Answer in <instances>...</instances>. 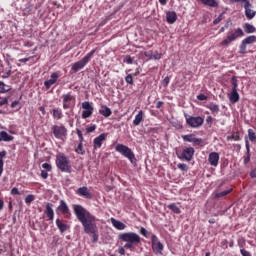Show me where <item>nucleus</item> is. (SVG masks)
Wrapping results in <instances>:
<instances>
[{
    "label": "nucleus",
    "instance_id": "aec40b11",
    "mask_svg": "<svg viewBox=\"0 0 256 256\" xmlns=\"http://www.w3.org/2000/svg\"><path fill=\"white\" fill-rule=\"evenodd\" d=\"M208 163L212 167H217V165H219V153L211 152L208 156Z\"/></svg>",
    "mask_w": 256,
    "mask_h": 256
},
{
    "label": "nucleus",
    "instance_id": "412c9836",
    "mask_svg": "<svg viewBox=\"0 0 256 256\" xmlns=\"http://www.w3.org/2000/svg\"><path fill=\"white\" fill-rule=\"evenodd\" d=\"M45 215L48 218V221H53L55 219V212L53 211V204L52 203H47L46 204V209H45Z\"/></svg>",
    "mask_w": 256,
    "mask_h": 256
},
{
    "label": "nucleus",
    "instance_id": "58836bf2",
    "mask_svg": "<svg viewBox=\"0 0 256 256\" xmlns=\"http://www.w3.org/2000/svg\"><path fill=\"white\" fill-rule=\"evenodd\" d=\"M33 201H35V195L30 194V195L26 196V198H25L26 205H31V203H33Z\"/></svg>",
    "mask_w": 256,
    "mask_h": 256
},
{
    "label": "nucleus",
    "instance_id": "9b49d317",
    "mask_svg": "<svg viewBox=\"0 0 256 256\" xmlns=\"http://www.w3.org/2000/svg\"><path fill=\"white\" fill-rule=\"evenodd\" d=\"M57 215H64L66 219H71V210L69 209V205L65 200H60L58 207L56 208Z\"/></svg>",
    "mask_w": 256,
    "mask_h": 256
},
{
    "label": "nucleus",
    "instance_id": "a19ab883",
    "mask_svg": "<svg viewBox=\"0 0 256 256\" xmlns=\"http://www.w3.org/2000/svg\"><path fill=\"white\" fill-rule=\"evenodd\" d=\"M76 133L78 135L79 143H83V141H85V138L83 137V132L80 129H76Z\"/></svg>",
    "mask_w": 256,
    "mask_h": 256
},
{
    "label": "nucleus",
    "instance_id": "f704fd0d",
    "mask_svg": "<svg viewBox=\"0 0 256 256\" xmlns=\"http://www.w3.org/2000/svg\"><path fill=\"white\" fill-rule=\"evenodd\" d=\"M168 209H170V211H173V213H176L177 215H179V213H181V209L178 208L177 204H175V203L169 204Z\"/></svg>",
    "mask_w": 256,
    "mask_h": 256
},
{
    "label": "nucleus",
    "instance_id": "6ab92c4d",
    "mask_svg": "<svg viewBox=\"0 0 256 256\" xmlns=\"http://www.w3.org/2000/svg\"><path fill=\"white\" fill-rule=\"evenodd\" d=\"M252 5H251V2H246L244 4V9H245V15H246V18L251 20L255 17L256 15V11L251 9Z\"/></svg>",
    "mask_w": 256,
    "mask_h": 256
},
{
    "label": "nucleus",
    "instance_id": "f257e3e1",
    "mask_svg": "<svg viewBox=\"0 0 256 256\" xmlns=\"http://www.w3.org/2000/svg\"><path fill=\"white\" fill-rule=\"evenodd\" d=\"M73 209L78 221L82 224L84 233L92 237V243H97V241H99L97 217L79 204L73 205Z\"/></svg>",
    "mask_w": 256,
    "mask_h": 256
},
{
    "label": "nucleus",
    "instance_id": "72a5a7b5",
    "mask_svg": "<svg viewBox=\"0 0 256 256\" xmlns=\"http://www.w3.org/2000/svg\"><path fill=\"white\" fill-rule=\"evenodd\" d=\"M244 30H245V33L250 34V33H255L256 28L252 24L245 23L244 24Z\"/></svg>",
    "mask_w": 256,
    "mask_h": 256
},
{
    "label": "nucleus",
    "instance_id": "7c9ffc66",
    "mask_svg": "<svg viewBox=\"0 0 256 256\" xmlns=\"http://www.w3.org/2000/svg\"><path fill=\"white\" fill-rule=\"evenodd\" d=\"M52 117L58 120L63 119V111L59 108L52 109Z\"/></svg>",
    "mask_w": 256,
    "mask_h": 256
},
{
    "label": "nucleus",
    "instance_id": "b1692460",
    "mask_svg": "<svg viewBox=\"0 0 256 256\" xmlns=\"http://www.w3.org/2000/svg\"><path fill=\"white\" fill-rule=\"evenodd\" d=\"M246 147V157H244V165H247L251 161V146L249 145V140H245Z\"/></svg>",
    "mask_w": 256,
    "mask_h": 256
},
{
    "label": "nucleus",
    "instance_id": "6e6552de",
    "mask_svg": "<svg viewBox=\"0 0 256 256\" xmlns=\"http://www.w3.org/2000/svg\"><path fill=\"white\" fill-rule=\"evenodd\" d=\"M62 99V105L63 109H75V104L77 103V97L75 95L71 94V92H68L66 94H63L61 96Z\"/></svg>",
    "mask_w": 256,
    "mask_h": 256
},
{
    "label": "nucleus",
    "instance_id": "39448f33",
    "mask_svg": "<svg viewBox=\"0 0 256 256\" xmlns=\"http://www.w3.org/2000/svg\"><path fill=\"white\" fill-rule=\"evenodd\" d=\"M239 37H245V32H243V29L237 28L234 30V32H229L226 39L221 42L222 47L231 45V43H233V41H237Z\"/></svg>",
    "mask_w": 256,
    "mask_h": 256
},
{
    "label": "nucleus",
    "instance_id": "13d9d810",
    "mask_svg": "<svg viewBox=\"0 0 256 256\" xmlns=\"http://www.w3.org/2000/svg\"><path fill=\"white\" fill-rule=\"evenodd\" d=\"M206 123H208V125H213V117L212 116H207Z\"/></svg>",
    "mask_w": 256,
    "mask_h": 256
},
{
    "label": "nucleus",
    "instance_id": "c9c22d12",
    "mask_svg": "<svg viewBox=\"0 0 256 256\" xmlns=\"http://www.w3.org/2000/svg\"><path fill=\"white\" fill-rule=\"evenodd\" d=\"M232 91H237V87H239V83L236 76L231 78Z\"/></svg>",
    "mask_w": 256,
    "mask_h": 256
},
{
    "label": "nucleus",
    "instance_id": "e433bc0d",
    "mask_svg": "<svg viewBox=\"0 0 256 256\" xmlns=\"http://www.w3.org/2000/svg\"><path fill=\"white\" fill-rule=\"evenodd\" d=\"M75 152L78 155H85V148H83V143H79L78 146L75 149Z\"/></svg>",
    "mask_w": 256,
    "mask_h": 256
},
{
    "label": "nucleus",
    "instance_id": "6e6d98bb",
    "mask_svg": "<svg viewBox=\"0 0 256 256\" xmlns=\"http://www.w3.org/2000/svg\"><path fill=\"white\" fill-rule=\"evenodd\" d=\"M151 59L159 60V59H161V54L156 52L155 54H153L151 56Z\"/></svg>",
    "mask_w": 256,
    "mask_h": 256
},
{
    "label": "nucleus",
    "instance_id": "a211bd4d",
    "mask_svg": "<svg viewBox=\"0 0 256 256\" xmlns=\"http://www.w3.org/2000/svg\"><path fill=\"white\" fill-rule=\"evenodd\" d=\"M76 193L80 197H84V199H93V194H91V192L89 191V188H87V186L78 188Z\"/></svg>",
    "mask_w": 256,
    "mask_h": 256
},
{
    "label": "nucleus",
    "instance_id": "9d476101",
    "mask_svg": "<svg viewBox=\"0 0 256 256\" xmlns=\"http://www.w3.org/2000/svg\"><path fill=\"white\" fill-rule=\"evenodd\" d=\"M151 243L153 253H155V255H163V249H165V246L161 243V240H159L157 235L152 234Z\"/></svg>",
    "mask_w": 256,
    "mask_h": 256
},
{
    "label": "nucleus",
    "instance_id": "864d4df0",
    "mask_svg": "<svg viewBox=\"0 0 256 256\" xmlns=\"http://www.w3.org/2000/svg\"><path fill=\"white\" fill-rule=\"evenodd\" d=\"M33 59V56H30L28 58H22V59H19V63H27L28 61H31Z\"/></svg>",
    "mask_w": 256,
    "mask_h": 256
},
{
    "label": "nucleus",
    "instance_id": "393cba45",
    "mask_svg": "<svg viewBox=\"0 0 256 256\" xmlns=\"http://www.w3.org/2000/svg\"><path fill=\"white\" fill-rule=\"evenodd\" d=\"M99 114L103 117H111V115H113V112L111 111V108L107 107L106 105H103L99 110Z\"/></svg>",
    "mask_w": 256,
    "mask_h": 256
},
{
    "label": "nucleus",
    "instance_id": "4d7b16f0",
    "mask_svg": "<svg viewBox=\"0 0 256 256\" xmlns=\"http://www.w3.org/2000/svg\"><path fill=\"white\" fill-rule=\"evenodd\" d=\"M8 100L7 98H0V107H3V105H7Z\"/></svg>",
    "mask_w": 256,
    "mask_h": 256
},
{
    "label": "nucleus",
    "instance_id": "a878e982",
    "mask_svg": "<svg viewBox=\"0 0 256 256\" xmlns=\"http://www.w3.org/2000/svg\"><path fill=\"white\" fill-rule=\"evenodd\" d=\"M56 227H58L60 233H65L69 229V225L63 223L59 218L56 219Z\"/></svg>",
    "mask_w": 256,
    "mask_h": 256
},
{
    "label": "nucleus",
    "instance_id": "ddd939ff",
    "mask_svg": "<svg viewBox=\"0 0 256 256\" xmlns=\"http://www.w3.org/2000/svg\"><path fill=\"white\" fill-rule=\"evenodd\" d=\"M82 109H84L82 111V119H89V117L93 115L94 108L89 101H85L82 103Z\"/></svg>",
    "mask_w": 256,
    "mask_h": 256
},
{
    "label": "nucleus",
    "instance_id": "c85d7f7f",
    "mask_svg": "<svg viewBox=\"0 0 256 256\" xmlns=\"http://www.w3.org/2000/svg\"><path fill=\"white\" fill-rule=\"evenodd\" d=\"M207 109H209L212 113V115H214V117H216V115L219 113V105L215 104V103H210L207 106Z\"/></svg>",
    "mask_w": 256,
    "mask_h": 256
},
{
    "label": "nucleus",
    "instance_id": "338daca9",
    "mask_svg": "<svg viewBox=\"0 0 256 256\" xmlns=\"http://www.w3.org/2000/svg\"><path fill=\"white\" fill-rule=\"evenodd\" d=\"M239 247H245V240H238Z\"/></svg>",
    "mask_w": 256,
    "mask_h": 256
},
{
    "label": "nucleus",
    "instance_id": "09e8293b",
    "mask_svg": "<svg viewBox=\"0 0 256 256\" xmlns=\"http://www.w3.org/2000/svg\"><path fill=\"white\" fill-rule=\"evenodd\" d=\"M42 168L45 169V171H47V172L51 171V169H53V167L49 163L42 164Z\"/></svg>",
    "mask_w": 256,
    "mask_h": 256
},
{
    "label": "nucleus",
    "instance_id": "4468645a",
    "mask_svg": "<svg viewBox=\"0 0 256 256\" xmlns=\"http://www.w3.org/2000/svg\"><path fill=\"white\" fill-rule=\"evenodd\" d=\"M195 155V148L193 147H186L183 149L179 159H184L185 161H192L193 156Z\"/></svg>",
    "mask_w": 256,
    "mask_h": 256
},
{
    "label": "nucleus",
    "instance_id": "052dcab7",
    "mask_svg": "<svg viewBox=\"0 0 256 256\" xmlns=\"http://www.w3.org/2000/svg\"><path fill=\"white\" fill-rule=\"evenodd\" d=\"M3 165H4L3 159H0V177L3 175Z\"/></svg>",
    "mask_w": 256,
    "mask_h": 256
},
{
    "label": "nucleus",
    "instance_id": "69168bd1",
    "mask_svg": "<svg viewBox=\"0 0 256 256\" xmlns=\"http://www.w3.org/2000/svg\"><path fill=\"white\" fill-rule=\"evenodd\" d=\"M118 253H120L121 255H125V247H120L118 249Z\"/></svg>",
    "mask_w": 256,
    "mask_h": 256
},
{
    "label": "nucleus",
    "instance_id": "37998d69",
    "mask_svg": "<svg viewBox=\"0 0 256 256\" xmlns=\"http://www.w3.org/2000/svg\"><path fill=\"white\" fill-rule=\"evenodd\" d=\"M125 81L128 85H133V75L132 74H128L126 77H125Z\"/></svg>",
    "mask_w": 256,
    "mask_h": 256
},
{
    "label": "nucleus",
    "instance_id": "c03bdc74",
    "mask_svg": "<svg viewBox=\"0 0 256 256\" xmlns=\"http://www.w3.org/2000/svg\"><path fill=\"white\" fill-rule=\"evenodd\" d=\"M140 235H143V237H146V239H149V232L145 228L140 229Z\"/></svg>",
    "mask_w": 256,
    "mask_h": 256
},
{
    "label": "nucleus",
    "instance_id": "f8f14e48",
    "mask_svg": "<svg viewBox=\"0 0 256 256\" xmlns=\"http://www.w3.org/2000/svg\"><path fill=\"white\" fill-rule=\"evenodd\" d=\"M255 42H256L255 35L246 37L244 40H242V42L240 44L239 54L245 55V53H247V45H253V43H255Z\"/></svg>",
    "mask_w": 256,
    "mask_h": 256
},
{
    "label": "nucleus",
    "instance_id": "603ef678",
    "mask_svg": "<svg viewBox=\"0 0 256 256\" xmlns=\"http://www.w3.org/2000/svg\"><path fill=\"white\" fill-rule=\"evenodd\" d=\"M198 101H207V96L205 94H199L197 96Z\"/></svg>",
    "mask_w": 256,
    "mask_h": 256
},
{
    "label": "nucleus",
    "instance_id": "bf43d9fd",
    "mask_svg": "<svg viewBox=\"0 0 256 256\" xmlns=\"http://www.w3.org/2000/svg\"><path fill=\"white\" fill-rule=\"evenodd\" d=\"M163 105H165V103L163 101H158L156 103V109H161L163 107Z\"/></svg>",
    "mask_w": 256,
    "mask_h": 256
},
{
    "label": "nucleus",
    "instance_id": "3c124183",
    "mask_svg": "<svg viewBox=\"0 0 256 256\" xmlns=\"http://www.w3.org/2000/svg\"><path fill=\"white\" fill-rule=\"evenodd\" d=\"M223 21V14H220L215 20H214V25H219Z\"/></svg>",
    "mask_w": 256,
    "mask_h": 256
},
{
    "label": "nucleus",
    "instance_id": "dca6fc26",
    "mask_svg": "<svg viewBox=\"0 0 256 256\" xmlns=\"http://www.w3.org/2000/svg\"><path fill=\"white\" fill-rule=\"evenodd\" d=\"M59 72H54L50 75V79L44 81V87L45 89L49 90L51 89L52 85H55L57 83V80L59 79Z\"/></svg>",
    "mask_w": 256,
    "mask_h": 256
},
{
    "label": "nucleus",
    "instance_id": "7ed1b4c3",
    "mask_svg": "<svg viewBox=\"0 0 256 256\" xmlns=\"http://www.w3.org/2000/svg\"><path fill=\"white\" fill-rule=\"evenodd\" d=\"M56 167L60 169L62 173H71V161L65 153L60 152L56 155Z\"/></svg>",
    "mask_w": 256,
    "mask_h": 256
},
{
    "label": "nucleus",
    "instance_id": "680f3d73",
    "mask_svg": "<svg viewBox=\"0 0 256 256\" xmlns=\"http://www.w3.org/2000/svg\"><path fill=\"white\" fill-rule=\"evenodd\" d=\"M11 77V70H8L5 75H2V79H7Z\"/></svg>",
    "mask_w": 256,
    "mask_h": 256
},
{
    "label": "nucleus",
    "instance_id": "2eb2a0df",
    "mask_svg": "<svg viewBox=\"0 0 256 256\" xmlns=\"http://www.w3.org/2000/svg\"><path fill=\"white\" fill-rule=\"evenodd\" d=\"M106 140H107V133H102L98 137H96L93 141L94 151H97V149H101V147H103V142Z\"/></svg>",
    "mask_w": 256,
    "mask_h": 256
},
{
    "label": "nucleus",
    "instance_id": "ea45409f",
    "mask_svg": "<svg viewBox=\"0 0 256 256\" xmlns=\"http://www.w3.org/2000/svg\"><path fill=\"white\" fill-rule=\"evenodd\" d=\"M0 91L1 93H7V91H9V86H7L3 81H0Z\"/></svg>",
    "mask_w": 256,
    "mask_h": 256
},
{
    "label": "nucleus",
    "instance_id": "c756f323",
    "mask_svg": "<svg viewBox=\"0 0 256 256\" xmlns=\"http://www.w3.org/2000/svg\"><path fill=\"white\" fill-rule=\"evenodd\" d=\"M142 121H143V110H140L138 114L135 116V119L133 120V125L137 127L141 125Z\"/></svg>",
    "mask_w": 256,
    "mask_h": 256
},
{
    "label": "nucleus",
    "instance_id": "8fccbe9b",
    "mask_svg": "<svg viewBox=\"0 0 256 256\" xmlns=\"http://www.w3.org/2000/svg\"><path fill=\"white\" fill-rule=\"evenodd\" d=\"M10 194L13 195V196L21 195V192H19L18 188L14 187V188L11 189Z\"/></svg>",
    "mask_w": 256,
    "mask_h": 256
},
{
    "label": "nucleus",
    "instance_id": "2f4dec72",
    "mask_svg": "<svg viewBox=\"0 0 256 256\" xmlns=\"http://www.w3.org/2000/svg\"><path fill=\"white\" fill-rule=\"evenodd\" d=\"M232 192H233V188H230L228 190L216 193L214 198L221 199V197H226V195H229V193H232Z\"/></svg>",
    "mask_w": 256,
    "mask_h": 256
},
{
    "label": "nucleus",
    "instance_id": "4be33fe9",
    "mask_svg": "<svg viewBox=\"0 0 256 256\" xmlns=\"http://www.w3.org/2000/svg\"><path fill=\"white\" fill-rule=\"evenodd\" d=\"M111 223L118 231H124V229H127V225H125V223L116 220L115 218H111Z\"/></svg>",
    "mask_w": 256,
    "mask_h": 256
},
{
    "label": "nucleus",
    "instance_id": "bb28decb",
    "mask_svg": "<svg viewBox=\"0 0 256 256\" xmlns=\"http://www.w3.org/2000/svg\"><path fill=\"white\" fill-rule=\"evenodd\" d=\"M239 92L237 90H232V92L228 95V99L231 103L239 102Z\"/></svg>",
    "mask_w": 256,
    "mask_h": 256
},
{
    "label": "nucleus",
    "instance_id": "774afa93",
    "mask_svg": "<svg viewBox=\"0 0 256 256\" xmlns=\"http://www.w3.org/2000/svg\"><path fill=\"white\" fill-rule=\"evenodd\" d=\"M7 155V152L6 151H2L0 152V159L3 160V158Z\"/></svg>",
    "mask_w": 256,
    "mask_h": 256
},
{
    "label": "nucleus",
    "instance_id": "e2e57ef3",
    "mask_svg": "<svg viewBox=\"0 0 256 256\" xmlns=\"http://www.w3.org/2000/svg\"><path fill=\"white\" fill-rule=\"evenodd\" d=\"M250 177H251L252 179H255V178H256V169H254V170H252V171L250 172Z\"/></svg>",
    "mask_w": 256,
    "mask_h": 256
},
{
    "label": "nucleus",
    "instance_id": "423d86ee",
    "mask_svg": "<svg viewBox=\"0 0 256 256\" xmlns=\"http://www.w3.org/2000/svg\"><path fill=\"white\" fill-rule=\"evenodd\" d=\"M95 49L91 50L85 57H83L81 60L75 62L72 64V71L77 73V71H81V69H84L87 63L93 59V55H95Z\"/></svg>",
    "mask_w": 256,
    "mask_h": 256
},
{
    "label": "nucleus",
    "instance_id": "de8ad7c7",
    "mask_svg": "<svg viewBox=\"0 0 256 256\" xmlns=\"http://www.w3.org/2000/svg\"><path fill=\"white\" fill-rule=\"evenodd\" d=\"M95 129H97V125H95V124L86 127V131L88 133H93V131H95Z\"/></svg>",
    "mask_w": 256,
    "mask_h": 256
},
{
    "label": "nucleus",
    "instance_id": "20e7f679",
    "mask_svg": "<svg viewBox=\"0 0 256 256\" xmlns=\"http://www.w3.org/2000/svg\"><path fill=\"white\" fill-rule=\"evenodd\" d=\"M115 150L117 153H120V155H123V157H126V159L130 160L131 163H135V161H137L135 158V153H133V150H131L129 146H125L124 144H117Z\"/></svg>",
    "mask_w": 256,
    "mask_h": 256
},
{
    "label": "nucleus",
    "instance_id": "49530a36",
    "mask_svg": "<svg viewBox=\"0 0 256 256\" xmlns=\"http://www.w3.org/2000/svg\"><path fill=\"white\" fill-rule=\"evenodd\" d=\"M171 82V78H169V76H166L163 81H162V85L163 87H168L169 83Z\"/></svg>",
    "mask_w": 256,
    "mask_h": 256
},
{
    "label": "nucleus",
    "instance_id": "5fc2aeb1",
    "mask_svg": "<svg viewBox=\"0 0 256 256\" xmlns=\"http://www.w3.org/2000/svg\"><path fill=\"white\" fill-rule=\"evenodd\" d=\"M41 177L42 179H47V177H49V173H47L46 170H41Z\"/></svg>",
    "mask_w": 256,
    "mask_h": 256
},
{
    "label": "nucleus",
    "instance_id": "5701e85b",
    "mask_svg": "<svg viewBox=\"0 0 256 256\" xmlns=\"http://www.w3.org/2000/svg\"><path fill=\"white\" fill-rule=\"evenodd\" d=\"M166 21L169 25H173L177 21V13L175 11H168L166 13Z\"/></svg>",
    "mask_w": 256,
    "mask_h": 256
},
{
    "label": "nucleus",
    "instance_id": "cd10ccee",
    "mask_svg": "<svg viewBox=\"0 0 256 256\" xmlns=\"http://www.w3.org/2000/svg\"><path fill=\"white\" fill-rule=\"evenodd\" d=\"M200 3L206 7H219V2L217 0H200Z\"/></svg>",
    "mask_w": 256,
    "mask_h": 256
},
{
    "label": "nucleus",
    "instance_id": "f03ea898",
    "mask_svg": "<svg viewBox=\"0 0 256 256\" xmlns=\"http://www.w3.org/2000/svg\"><path fill=\"white\" fill-rule=\"evenodd\" d=\"M119 241L126 243L124 245L125 249H132L135 245L141 243V236L135 232H124L118 235Z\"/></svg>",
    "mask_w": 256,
    "mask_h": 256
},
{
    "label": "nucleus",
    "instance_id": "4c0bfd02",
    "mask_svg": "<svg viewBox=\"0 0 256 256\" xmlns=\"http://www.w3.org/2000/svg\"><path fill=\"white\" fill-rule=\"evenodd\" d=\"M248 139L252 143H254V141L256 140V134H255V131L253 129H248Z\"/></svg>",
    "mask_w": 256,
    "mask_h": 256
},
{
    "label": "nucleus",
    "instance_id": "a18cd8bd",
    "mask_svg": "<svg viewBox=\"0 0 256 256\" xmlns=\"http://www.w3.org/2000/svg\"><path fill=\"white\" fill-rule=\"evenodd\" d=\"M177 167L178 169H180V171H187V169H189V167H187V164L185 163H179Z\"/></svg>",
    "mask_w": 256,
    "mask_h": 256
},
{
    "label": "nucleus",
    "instance_id": "1a4fd4ad",
    "mask_svg": "<svg viewBox=\"0 0 256 256\" xmlns=\"http://www.w3.org/2000/svg\"><path fill=\"white\" fill-rule=\"evenodd\" d=\"M51 129L55 139H59L60 141L67 139L68 130L65 125H53Z\"/></svg>",
    "mask_w": 256,
    "mask_h": 256
},
{
    "label": "nucleus",
    "instance_id": "0e129e2a",
    "mask_svg": "<svg viewBox=\"0 0 256 256\" xmlns=\"http://www.w3.org/2000/svg\"><path fill=\"white\" fill-rule=\"evenodd\" d=\"M17 105H19V101H18V100L13 101V102L11 103L12 109H15V107H17Z\"/></svg>",
    "mask_w": 256,
    "mask_h": 256
},
{
    "label": "nucleus",
    "instance_id": "79ce46f5",
    "mask_svg": "<svg viewBox=\"0 0 256 256\" xmlns=\"http://www.w3.org/2000/svg\"><path fill=\"white\" fill-rule=\"evenodd\" d=\"M123 62L127 63V65H133V58L130 55H127L124 57Z\"/></svg>",
    "mask_w": 256,
    "mask_h": 256
},
{
    "label": "nucleus",
    "instance_id": "f3484780",
    "mask_svg": "<svg viewBox=\"0 0 256 256\" xmlns=\"http://www.w3.org/2000/svg\"><path fill=\"white\" fill-rule=\"evenodd\" d=\"M183 141H187L188 143H193V145H201L203 143V140L200 138H196L195 134H187L182 135Z\"/></svg>",
    "mask_w": 256,
    "mask_h": 256
},
{
    "label": "nucleus",
    "instance_id": "0eeeda50",
    "mask_svg": "<svg viewBox=\"0 0 256 256\" xmlns=\"http://www.w3.org/2000/svg\"><path fill=\"white\" fill-rule=\"evenodd\" d=\"M184 117L186 119V124L188 127H191L192 129H197L205 123V118L201 116H191L189 114H184Z\"/></svg>",
    "mask_w": 256,
    "mask_h": 256
},
{
    "label": "nucleus",
    "instance_id": "473e14b6",
    "mask_svg": "<svg viewBox=\"0 0 256 256\" xmlns=\"http://www.w3.org/2000/svg\"><path fill=\"white\" fill-rule=\"evenodd\" d=\"M0 141H13V136L8 135L7 132L1 131L0 132Z\"/></svg>",
    "mask_w": 256,
    "mask_h": 256
}]
</instances>
